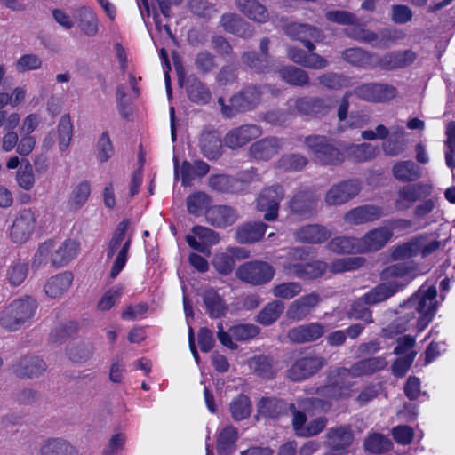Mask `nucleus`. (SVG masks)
I'll list each match as a JSON object with an SVG mask.
<instances>
[{
    "label": "nucleus",
    "instance_id": "nucleus-1",
    "mask_svg": "<svg viewBox=\"0 0 455 455\" xmlns=\"http://www.w3.org/2000/svg\"><path fill=\"white\" fill-rule=\"evenodd\" d=\"M436 295L437 291L435 287H429L426 291L419 290L411 296L408 301L403 305L404 316L407 318L403 322L402 318L396 319L392 323V327L397 332H403L410 329L416 317V314L419 315L417 320V328L419 331H423L431 322L436 311Z\"/></svg>",
    "mask_w": 455,
    "mask_h": 455
},
{
    "label": "nucleus",
    "instance_id": "nucleus-2",
    "mask_svg": "<svg viewBox=\"0 0 455 455\" xmlns=\"http://www.w3.org/2000/svg\"><path fill=\"white\" fill-rule=\"evenodd\" d=\"M380 276L385 282L363 296L366 305L385 301L405 287L415 277V267L409 262L394 264L386 267Z\"/></svg>",
    "mask_w": 455,
    "mask_h": 455
},
{
    "label": "nucleus",
    "instance_id": "nucleus-3",
    "mask_svg": "<svg viewBox=\"0 0 455 455\" xmlns=\"http://www.w3.org/2000/svg\"><path fill=\"white\" fill-rule=\"evenodd\" d=\"M130 225L131 220L128 219L119 222L108 243L107 259H111L116 253L110 270L111 279H115L120 274L128 260V252L132 241V234L128 233Z\"/></svg>",
    "mask_w": 455,
    "mask_h": 455
},
{
    "label": "nucleus",
    "instance_id": "nucleus-4",
    "mask_svg": "<svg viewBox=\"0 0 455 455\" xmlns=\"http://www.w3.org/2000/svg\"><path fill=\"white\" fill-rule=\"evenodd\" d=\"M36 310L37 302L30 296L14 299L2 311L0 325L10 331H17L34 317Z\"/></svg>",
    "mask_w": 455,
    "mask_h": 455
},
{
    "label": "nucleus",
    "instance_id": "nucleus-5",
    "mask_svg": "<svg viewBox=\"0 0 455 455\" xmlns=\"http://www.w3.org/2000/svg\"><path fill=\"white\" fill-rule=\"evenodd\" d=\"M404 134L405 131L401 126L389 129L384 124H378L374 130L363 131L361 137L365 140H382L381 150L383 153L388 156H397L406 148Z\"/></svg>",
    "mask_w": 455,
    "mask_h": 455
},
{
    "label": "nucleus",
    "instance_id": "nucleus-6",
    "mask_svg": "<svg viewBox=\"0 0 455 455\" xmlns=\"http://www.w3.org/2000/svg\"><path fill=\"white\" fill-rule=\"evenodd\" d=\"M304 143L315 161L322 164L337 165L345 159L341 150L325 136H307L305 138Z\"/></svg>",
    "mask_w": 455,
    "mask_h": 455
},
{
    "label": "nucleus",
    "instance_id": "nucleus-7",
    "mask_svg": "<svg viewBox=\"0 0 455 455\" xmlns=\"http://www.w3.org/2000/svg\"><path fill=\"white\" fill-rule=\"evenodd\" d=\"M262 92L256 86H250L230 99V105H225L223 98H219L218 103L221 107L222 114L231 117L235 111H248L257 106L260 100Z\"/></svg>",
    "mask_w": 455,
    "mask_h": 455
},
{
    "label": "nucleus",
    "instance_id": "nucleus-8",
    "mask_svg": "<svg viewBox=\"0 0 455 455\" xmlns=\"http://www.w3.org/2000/svg\"><path fill=\"white\" fill-rule=\"evenodd\" d=\"M275 275L271 265L263 261H251L243 264L236 270L237 277L246 283L260 285L269 282Z\"/></svg>",
    "mask_w": 455,
    "mask_h": 455
},
{
    "label": "nucleus",
    "instance_id": "nucleus-9",
    "mask_svg": "<svg viewBox=\"0 0 455 455\" xmlns=\"http://www.w3.org/2000/svg\"><path fill=\"white\" fill-rule=\"evenodd\" d=\"M285 191L280 185L270 186L261 191L257 198V208L264 212V219L268 221L278 217L280 202L283 199Z\"/></svg>",
    "mask_w": 455,
    "mask_h": 455
},
{
    "label": "nucleus",
    "instance_id": "nucleus-10",
    "mask_svg": "<svg viewBox=\"0 0 455 455\" xmlns=\"http://www.w3.org/2000/svg\"><path fill=\"white\" fill-rule=\"evenodd\" d=\"M354 438V433L350 426H336L327 430L323 444L331 452L345 454L353 443Z\"/></svg>",
    "mask_w": 455,
    "mask_h": 455
},
{
    "label": "nucleus",
    "instance_id": "nucleus-11",
    "mask_svg": "<svg viewBox=\"0 0 455 455\" xmlns=\"http://www.w3.org/2000/svg\"><path fill=\"white\" fill-rule=\"evenodd\" d=\"M36 224L35 212L31 209H22L16 214L10 229V237L14 243H24L32 235Z\"/></svg>",
    "mask_w": 455,
    "mask_h": 455
},
{
    "label": "nucleus",
    "instance_id": "nucleus-12",
    "mask_svg": "<svg viewBox=\"0 0 455 455\" xmlns=\"http://www.w3.org/2000/svg\"><path fill=\"white\" fill-rule=\"evenodd\" d=\"M360 190L361 185L356 180L341 181L328 189L324 201L328 205H341L355 197Z\"/></svg>",
    "mask_w": 455,
    "mask_h": 455
},
{
    "label": "nucleus",
    "instance_id": "nucleus-13",
    "mask_svg": "<svg viewBox=\"0 0 455 455\" xmlns=\"http://www.w3.org/2000/svg\"><path fill=\"white\" fill-rule=\"evenodd\" d=\"M191 231L193 235L186 236L188 244L192 249L209 257L211 255L210 247L217 244L220 241L219 234L203 226H195Z\"/></svg>",
    "mask_w": 455,
    "mask_h": 455
},
{
    "label": "nucleus",
    "instance_id": "nucleus-14",
    "mask_svg": "<svg viewBox=\"0 0 455 455\" xmlns=\"http://www.w3.org/2000/svg\"><path fill=\"white\" fill-rule=\"evenodd\" d=\"M353 92L358 98L370 102H385L396 95L394 86L379 83L363 84L357 86Z\"/></svg>",
    "mask_w": 455,
    "mask_h": 455
},
{
    "label": "nucleus",
    "instance_id": "nucleus-15",
    "mask_svg": "<svg viewBox=\"0 0 455 455\" xmlns=\"http://www.w3.org/2000/svg\"><path fill=\"white\" fill-rule=\"evenodd\" d=\"M323 364L324 360L321 356H302L293 363L287 371V376L293 381H301L316 373Z\"/></svg>",
    "mask_w": 455,
    "mask_h": 455
},
{
    "label": "nucleus",
    "instance_id": "nucleus-16",
    "mask_svg": "<svg viewBox=\"0 0 455 455\" xmlns=\"http://www.w3.org/2000/svg\"><path fill=\"white\" fill-rule=\"evenodd\" d=\"M393 233L387 227L372 228L359 237L360 254L377 251L382 249L392 238Z\"/></svg>",
    "mask_w": 455,
    "mask_h": 455
},
{
    "label": "nucleus",
    "instance_id": "nucleus-17",
    "mask_svg": "<svg viewBox=\"0 0 455 455\" xmlns=\"http://www.w3.org/2000/svg\"><path fill=\"white\" fill-rule=\"evenodd\" d=\"M387 365L386 357H371L354 363L350 368H338L337 374L341 377L358 378L364 375H371L376 371L383 370Z\"/></svg>",
    "mask_w": 455,
    "mask_h": 455
},
{
    "label": "nucleus",
    "instance_id": "nucleus-18",
    "mask_svg": "<svg viewBox=\"0 0 455 455\" xmlns=\"http://www.w3.org/2000/svg\"><path fill=\"white\" fill-rule=\"evenodd\" d=\"M431 192L432 187L422 182L403 186L397 191L395 207L398 210L409 209L419 199L430 196Z\"/></svg>",
    "mask_w": 455,
    "mask_h": 455
},
{
    "label": "nucleus",
    "instance_id": "nucleus-19",
    "mask_svg": "<svg viewBox=\"0 0 455 455\" xmlns=\"http://www.w3.org/2000/svg\"><path fill=\"white\" fill-rule=\"evenodd\" d=\"M284 32L291 38L302 42L309 52L315 49L312 41L318 42L322 38V33L318 28L305 23L287 24L284 27Z\"/></svg>",
    "mask_w": 455,
    "mask_h": 455
},
{
    "label": "nucleus",
    "instance_id": "nucleus-20",
    "mask_svg": "<svg viewBox=\"0 0 455 455\" xmlns=\"http://www.w3.org/2000/svg\"><path fill=\"white\" fill-rule=\"evenodd\" d=\"M262 130L256 124H244L238 126L227 133L225 144L230 148H238L246 145L251 140L259 138Z\"/></svg>",
    "mask_w": 455,
    "mask_h": 455
},
{
    "label": "nucleus",
    "instance_id": "nucleus-21",
    "mask_svg": "<svg viewBox=\"0 0 455 455\" xmlns=\"http://www.w3.org/2000/svg\"><path fill=\"white\" fill-rule=\"evenodd\" d=\"M338 368L329 374V384L317 389V394L332 399L347 397L351 393V385L346 382L348 377L337 374Z\"/></svg>",
    "mask_w": 455,
    "mask_h": 455
},
{
    "label": "nucleus",
    "instance_id": "nucleus-22",
    "mask_svg": "<svg viewBox=\"0 0 455 455\" xmlns=\"http://www.w3.org/2000/svg\"><path fill=\"white\" fill-rule=\"evenodd\" d=\"M237 9L250 20L266 24L271 20L268 8L258 0H235Z\"/></svg>",
    "mask_w": 455,
    "mask_h": 455
},
{
    "label": "nucleus",
    "instance_id": "nucleus-23",
    "mask_svg": "<svg viewBox=\"0 0 455 455\" xmlns=\"http://www.w3.org/2000/svg\"><path fill=\"white\" fill-rule=\"evenodd\" d=\"M384 215L381 207L373 204L357 206L347 212L344 220L350 225H362L378 220Z\"/></svg>",
    "mask_w": 455,
    "mask_h": 455
},
{
    "label": "nucleus",
    "instance_id": "nucleus-24",
    "mask_svg": "<svg viewBox=\"0 0 455 455\" xmlns=\"http://www.w3.org/2000/svg\"><path fill=\"white\" fill-rule=\"evenodd\" d=\"M283 140L277 137H267L250 147L251 156L257 160L267 161L274 157L283 147Z\"/></svg>",
    "mask_w": 455,
    "mask_h": 455
},
{
    "label": "nucleus",
    "instance_id": "nucleus-25",
    "mask_svg": "<svg viewBox=\"0 0 455 455\" xmlns=\"http://www.w3.org/2000/svg\"><path fill=\"white\" fill-rule=\"evenodd\" d=\"M327 268V263L322 260H315L307 264L291 262L285 266L286 271L303 280L319 278L326 272Z\"/></svg>",
    "mask_w": 455,
    "mask_h": 455
},
{
    "label": "nucleus",
    "instance_id": "nucleus-26",
    "mask_svg": "<svg viewBox=\"0 0 455 455\" xmlns=\"http://www.w3.org/2000/svg\"><path fill=\"white\" fill-rule=\"evenodd\" d=\"M220 24L225 31L244 39L254 35L251 25L236 13L223 14Z\"/></svg>",
    "mask_w": 455,
    "mask_h": 455
},
{
    "label": "nucleus",
    "instance_id": "nucleus-27",
    "mask_svg": "<svg viewBox=\"0 0 455 455\" xmlns=\"http://www.w3.org/2000/svg\"><path fill=\"white\" fill-rule=\"evenodd\" d=\"M317 198L311 193L299 192L290 201L293 214L300 219H308L316 212Z\"/></svg>",
    "mask_w": 455,
    "mask_h": 455
},
{
    "label": "nucleus",
    "instance_id": "nucleus-28",
    "mask_svg": "<svg viewBox=\"0 0 455 455\" xmlns=\"http://www.w3.org/2000/svg\"><path fill=\"white\" fill-rule=\"evenodd\" d=\"M320 301V296L316 292H311L294 300L288 307L286 315L288 318L300 321L304 319Z\"/></svg>",
    "mask_w": 455,
    "mask_h": 455
},
{
    "label": "nucleus",
    "instance_id": "nucleus-29",
    "mask_svg": "<svg viewBox=\"0 0 455 455\" xmlns=\"http://www.w3.org/2000/svg\"><path fill=\"white\" fill-rule=\"evenodd\" d=\"M325 332L324 326L319 323L302 324L288 331L287 337L293 343L312 342L321 338Z\"/></svg>",
    "mask_w": 455,
    "mask_h": 455
},
{
    "label": "nucleus",
    "instance_id": "nucleus-30",
    "mask_svg": "<svg viewBox=\"0 0 455 455\" xmlns=\"http://www.w3.org/2000/svg\"><path fill=\"white\" fill-rule=\"evenodd\" d=\"M297 241L305 243H322L328 240L331 232L324 226L319 224L305 225L294 233Z\"/></svg>",
    "mask_w": 455,
    "mask_h": 455
},
{
    "label": "nucleus",
    "instance_id": "nucleus-31",
    "mask_svg": "<svg viewBox=\"0 0 455 455\" xmlns=\"http://www.w3.org/2000/svg\"><path fill=\"white\" fill-rule=\"evenodd\" d=\"M74 19L80 31L87 36H95L99 32L100 21L96 13L87 6H81L74 13Z\"/></svg>",
    "mask_w": 455,
    "mask_h": 455
},
{
    "label": "nucleus",
    "instance_id": "nucleus-32",
    "mask_svg": "<svg viewBox=\"0 0 455 455\" xmlns=\"http://www.w3.org/2000/svg\"><path fill=\"white\" fill-rule=\"evenodd\" d=\"M237 217L236 211L227 205H215L206 212L207 221L217 228H226L233 225Z\"/></svg>",
    "mask_w": 455,
    "mask_h": 455
},
{
    "label": "nucleus",
    "instance_id": "nucleus-33",
    "mask_svg": "<svg viewBox=\"0 0 455 455\" xmlns=\"http://www.w3.org/2000/svg\"><path fill=\"white\" fill-rule=\"evenodd\" d=\"M342 59L348 64L362 68H375V53L365 51L360 47H353L341 52Z\"/></svg>",
    "mask_w": 455,
    "mask_h": 455
},
{
    "label": "nucleus",
    "instance_id": "nucleus-34",
    "mask_svg": "<svg viewBox=\"0 0 455 455\" xmlns=\"http://www.w3.org/2000/svg\"><path fill=\"white\" fill-rule=\"evenodd\" d=\"M288 404L285 401L277 397H262L258 404V413L268 419H276L287 414Z\"/></svg>",
    "mask_w": 455,
    "mask_h": 455
},
{
    "label": "nucleus",
    "instance_id": "nucleus-35",
    "mask_svg": "<svg viewBox=\"0 0 455 455\" xmlns=\"http://www.w3.org/2000/svg\"><path fill=\"white\" fill-rule=\"evenodd\" d=\"M52 254V264L55 267H63L78 255L80 244L73 239H67L54 247Z\"/></svg>",
    "mask_w": 455,
    "mask_h": 455
},
{
    "label": "nucleus",
    "instance_id": "nucleus-36",
    "mask_svg": "<svg viewBox=\"0 0 455 455\" xmlns=\"http://www.w3.org/2000/svg\"><path fill=\"white\" fill-rule=\"evenodd\" d=\"M46 371V364L38 356H24L14 366V373L20 378H33L43 374Z\"/></svg>",
    "mask_w": 455,
    "mask_h": 455
},
{
    "label": "nucleus",
    "instance_id": "nucleus-37",
    "mask_svg": "<svg viewBox=\"0 0 455 455\" xmlns=\"http://www.w3.org/2000/svg\"><path fill=\"white\" fill-rule=\"evenodd\" d=\"M72 282L73 275L70 272L58 274L47 281L44 285V291L50 298H60L68 291Z\"/></svg>",
    "mask_w": 455,
    "mask_h": 455
},
{
    "label": "nucleus",
    "instance_id": "nucleus-38",
    "mask_svg": "<svg viewBox=\"0 0 455 455\" xmlns=\"http://www.w3.org/2000/svg\"><path fill=\"white\" fill-rule=\"evenodd\" d=\"M203 301L210 317L220 318L226 315L228 306L223 298L212 288L204 291Z\"/></svg>",
    "mask_w": 455,
    "mask_h": 455
},
{
    "label": "nucleus",
    "instance_id": "nucleus-39",
    "mask_svg": "<svg viewBox=\"0 0 455 455\" xmlns=\"http://www.w3.org/2000/svg\"><path fill=\"white\" fill-rule=\"evenodd\" d=\"M184 86L189 100L197 104H205L211 99V92L196 76L187 77Z\"/></svg>",
    "mask_w": 455,
    "mask_h": 455
},
{
    "label": "nucleus",
    "instance_id": "nucleus-40",
    "mask_svg": "<svg viewBox=\"0 0 455 455\" xmlns=\"http://www.w3.org/2000/svg\"><path fill=\"white\" fill-rule=\"evenodd\" d=\"M248 255L244 250L240 248L229 249V253L220 252L217 253L213 259V266L216 270L222 275H228L235 267L234 257L246 258Z\"/></svg>",
    "mask_w": 455,
    "mask_h": 455
},
{
    "label": "nucleus",
    "instance_id": "nucleus-41",
    "mask_svg": "<svg viewBox=\"0 0 455 455\" xmlns=\"http://www.w3.org/2000/svg\"><path fill=\"white\" fill-rule=\"evenodd\" d=\"M202 154L210 160L217 159L221 155L222 142L215 132H204L200 139Z\"/></svg>",
    "mask_w": 455,
    "mask_h": 455
},
{
    "label": "nucleus",
    "instance_id": "nucleus-42",
    "mask_svg": "<svg viewBox=\"0 0 455 455\" xmlns=\"http://www.w3.org/2000/svg\"><path fill=\"white\" fill-rule=\"evenodd\" d=\"M267 229L263 222L246 223L236 229V239L241 243H250L259 241Z\"/></svg>",
    "mask_w": 455,
    "mask_h": 455
},
{
    "label": "nucleus",
    "instance_id": "nucleus-43",
    "mask_svg": "<svg viewBox=\"0 0 455 455\" xmlns=\"http://www.w3.org/2000/svg\"><path fill=\"white\" fill-rule=\"evenodd\" d=\"M392 172L396 180L403 182L415 181L421 177L420 168L411 160L397 162Z\"/></svg>",
    "mask_w": 455,
    "mask_h": 455
},
{
    "label": "nucleus",
    "instance_id": "nucleus-44",
    "mask_svg": "<svg viewBox=\"0 0 455 455\" xmlns=\"http://www.w3.org/2000/svg\"><path fill=\"white\" fill-rule=\"evenodd\" d=\"M40 455H76L75 448L61 438H48L40 448Z\"/></svg>",
    "mask_w": 455,
    "mask_h": 455
},
{
    "label": "nucleus",
    "instance_id": "nucleus-45",
    "mask_svg": "<svg viewBox=\"0 0 455 455\" xmlns=\"http://www.w3.org/2000/svg\"><path fill=\"white\" fill-rule=\"evenodd\" d=\"M237 430L232 426H227L217 438V451L219 455H231L235 451L237 441Z\"/></svg>",
    "mask_w": 455,
    "mask_h": 455
},
{
    "label": "nucleus",
    "instance_id": "nucleus-46",
    "mask_svg": "<svg viewBox=\"0 0 455 455\" xmlns=\"http://www.w3.org/2000/svg\"><path fill=\"white\" fill-rule=\"evenodd\" d=\"M250 369L263 379H272L276 371L273 360L266 355H257L248 362Z\"/></svg>",
    "mask_w": 455,
    "mask_h": 455
},
{
    "label": "nucleus",
    "instance_id": "nucleus-47",
    "mask_svg": "<svg viewBox=\"0 0 455 455\" xmlns=\"http://www.w3.org/2000/svg\"><path fill=\"white\" fill-rule=\"evenodd\" d=\"M357 242H359L357 237L338 236L331 240V242L328 243V248L331 251L339 254H360L359 243Z\"/></svg>",
    "mask_w": 455,
    "mask_h": 455
},
{
    "label": "nucleus",
    "instance_id": "nucleus-48",
    "mask_svg": "<svg viewBox=\"0 0 455 455\" xmlns=\"http://www.w3.org/2000/svg\"><path fill=\"white\" fill-rule=\"evenodd\" d=\"M91 194V185L88 181L78 183L72 190L68 200V207L70 211H78L87 202Z\"/></svg>",
    "mask_w": 455,
    "mask_h": 455
},
{
    "label": "nucleus",
    "instance_id": "nucleus-49",
    "mask_svg": "<svg viewBox=\"0 0 455 455\" xmlns=\"http://www.w3.org/2000/svg\"><path fill=\"white\" fill-rule=\"evenodd\" d=\"M348 156L356 162L372 160L379 154V148L371 143L352 145L347 148Z\"/></svg>",
    "mask_w": 455,
    "mask_h": 455
},
{
    "label": "nucleus",
    "instance_id": "nucleus-50",
    "mask_svg": "<svg viewBox=\"0 0 455 455\" xmlns=\"http://www.w3.org/2000/svg\"><path fill=\"white\" fill-rule=\"evenodd\" d=\"M238 181L235 177L226 174L212 175L209 178V186L220 192L235 193L241 190V186H238Z\"/></svg>",
    "mask_w": 455,
    "mask_h": 455
},
{
    "label": "nucleus",
    "instance_id": "nucleus-51",
    "mask_svg": "<svg viewBox=\"0 0 455 455\" xmlns=\"http://www.w3.org/2000/svg\"><path fill=\"white\" fill-rule=\"evenodd\" d=\"M57 129L59 148L63 152L68 148L73 137V124L69 115H63L60 118Z\"/></svg>",
    "mask_w": 455,
    "mask_h": 455
},
{
    "label": "nucleus",
    "instance_id": "nucleus-52",
    "mask_svg": "<svg viewBox=\"0 0 455 455\" xmlns=\"http://www.w3.org/2000/svg\"><path fill=\"white\" fill-rule=\"evenodd\" d=\"M241 59L243 63L258 73L269 72L270 64L274 61L255 52H246L242 55Z\"/></svg>",
    "mask_w": 455,
    "mask_h": 455
},
{
    "label": "nucleus",
    "instance_id": "nucleus-53",
    "mask_svg": "<svg viewBox=\"0 0 455 455\" xmlns=\"http://www.w3.org/2000/svg\"><path fill=\"white\" fill-rule=\"evenodd\" d=\"M283 309L284 304L282 301H272L259 313L257 321L263 325H269L279 318Z\"/></svg>",
    "mask_w": 455,
    "mask_h": 455
},
{
    "label": "nucleus",
    "instance_id": "nucleus-54",
    "mask_svg": "<svg viewBox=\"0 0 455 455\" xmlns=\"http://www.w3.org/2000/svg\"><path fill=\"white\" fill-rule=\"evenodd\" d=\"M28 272V265L21 260H16L8 266L5 277L11 285L18 286L27 278Z\"/></svg>",
    "mask_w": 455,
    "mask_h": 455
},
{
    "label": "nucleus",
    "instance_id": "nucleus-55",
    "mask_svg": "<svg viewBox=\"0 0 455 455\" xmlns=\"http://www.w3.org/2000/svg\"><path fill=\"white\" fill-rule=\"evenodd\" d=\"M422 246V237H415L409 242L396 246L393 252L392 257L394 259H404L416 256Z\"/></svg>",
    "mask_w": 455,
    "mask_h": 455
},
{
    "label": "nucleus",
    "instance_id": "nucleus-56",
    "mask_svg": "<svg viewBox=\"0 0 455 455\" xmlns=\"http://www.w3.org/2000/svg\"><path fill=\"white\" fill-rule=\"evenodd\" d=\"M279 73L283 80L290 84L303 86L308 83L307 72L299 68L287 66L280 69Z\"/></svg>",
    "mask_w": 455,
    "mask_h": 455
},
{
    "label": "nucleus",
    "instance_id": "nucleus-57",
    "mask_svg": "<svg viewBox=\"0 0 455 455\" xmlns=\"http://www.w3.org/2000/svg\"><path fill=\"white\" fill-rule=\"evenodd\" d=\"M229 410L235 420H242L250 416L251 404L246 395H239L231 402Z\"/></svg>",
    "mask_w": 455,
    "mask_h": 455
},
{
    "label": "nucleus",
    "instance_id": "nucleus-58",
    "mask_svg": "<svg viewBox=\"0 0 455 455\" xmlns=\"http://www.w3.org/2000/svg\"><path fill=\"white\" fill-rule=\"evenodd\" d=\"M392 447L391 441L380 434H372L364 441V448L371 453H382L389 451Z\"/></svg>",
    "mask_w": 455,
    "mask_h": 455
},
{
    "label": "nucleus",
    "instance_id": "nucleus-59",
    "mask_svg": "<svg viewBox=\"0 0 455 455\" xmlns=\"http://www.w3.org/2000/svg\"><path fill=\"white\" fill-rule=\"evenodd\" d=\"M319 84L328 89L338 90L352 85V79L337 73H327L318 78Z\"/></svg>",
    "mask_w": 455,
    "mask_h": 455
},
{
    "label": "nucleus",
    "instance_id": "nucleus-60",
    "mask_svg": "<svg viewBox=\"0 0 455 455\" xmlns=\"http://www.w3.org/2000/svg\"><path fill=\"white\" fill-rule=\"evenodd\" d=\"M298 407L308 412L327 411L331 409V403L317 397H304L297 400Z\"/></svg>",
    "mask_w": 455,
    "mask_h": 455
},
{
    "label": "nucleus",
    "instance_id": "nucleus-61",
    "mask_svg": "<svg viewBox=\"0 0 455 455\" xmlns=\"http://www.w3.org/2000/svg\"><path fill=\"white\" fill-rule=\"evenodd\" d=\"M307 164V159L298 154H289L283 156L277 162L278 167L284 171H300Z\"/></svg>",
    "mask_w": 455,
    "mask_h": 455
},
{
    "label": "nucleus",
    "instance_id": "nucleus-62",
    "mask_svg": "<svg viewBox=\"0 0 455 455\" xmlns=\"http://www.w3.org/2000/svg\"><path fill=\"white\" fill-rule=\"evenodd\" d=\"M302 291V286L298 282H286L275 285L273 290V295L276 298L291 299Z\"/></svg>",
    "mask_w": 455,
    "mask_h": 455
},
{
    "label": "nucleus",
    "instance_id": "nucleus-63",
    "mask_svg": "<svg viewBox=\"0 0 455 455\" xmlns=\"http://www.w3.org/2000/svg\"><path fill=\"white\" fill-rule=\"evenodd\" d=\"M96 149L98 159L101 163L108 161L113 156L115 149L108 132H102L99 137Z\"/></svg>",
    "mask_w": 455,
    "mask_h": 455
},
{
    "label": "nucleus",
    "instance_id": "nucleus-64",
    "mask_svg": "<svg viewBox=\"0 0 455 455\" xmlns=\"http://www.w3.org/2000/svg\"><path fill=\"white\" fill-rule=\"evenodd\" d=\"M209 205V197L203 192L195 193L187 199L188 211L194 215L202 214Z\"/></svg>",
    "mask_w": 455,
    "mask_h": 455
}]
</instances>
